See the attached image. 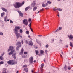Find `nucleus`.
<instances>
[{
	"mask_svg": "<svg viewBox=\"0 0 73 73\" xmlns=\"http://www.w3.org/2000/svg\"><path fill=\"white\" fill-rule=\"evenodd\" d=\"M15 28L14 33L15 35H16L17 38H19L20 36V33H18V30H20L21 27L19 26H16Z\"/></svg>",
	"mask_w": 73,
	"mask_h": 73,
	"instance_id": "nucleus-1",
	"label": "nucleus"
},
{
	"mask_svg": "<svg viewBox=\"0 0 73 73\" xmlns=\"http://www.w3.org/2000/svg\"><path fill=\"white\" fill-rule=\"evenodd\" d=\"M24 4V2H23L22 3L20 2H16L15 4L14 5V7L16 8H19Z\"/></svg>",
	"mask_w": 73,
	"mask_h": 73,
	"instance_id": "nucleus-2",
	"label": "nucleus"
},
{
	"mask_svg": "<svg viewBox=\"0 0 73 73\" xmlns=\"http://www.w3.org/2000/svg\"><path fill=\"white\" fill-rule=\"evenodd\" d=\"M10 50H11V52H10L8 54L9 55H11V54H13L14 52H15V50H13V47L10 46L9 47V49L8 50V52H9Z\"/></svg>",
	"mask_w": 73,
	"mask_h": 73,
	"instance_id": "nucleus-3",
	"label": "nucleus"
},
{
	"mask_svg": "<svg viewBox=\"0 0 73 73\" xmlns=\"http://www.w3.org/2000/svg\"><path fill=\"white\" fill-rule=\"evenodd\" d=\"M7 63L9 65H15L17 64V62L15 60H10L7 62Z\"/></svg>",
	"mask_w": 73,
	"mask_h": 73,
	"instance_id": "nucleus-4",
	"label": "nucleus"
},
{
	"mask_svg": "<svg viewBox=\"0 0 73 73\" xmlns=\"http://www.w3.org/2000/svg\"><path fill=\"white\" fill-rule=\"evenodd\" d=\"M16 45H18L16 49L17 50H19V47H21V42H19L18 43H17L16 44Z\"/></svg>",
	"mask_w": 73,
	"mask_h": 73,
	"instance_id": "nucleus-5",
	"label": "nucleus"
},
{
	"mask_svg": "<svg viewBox=\"0 0 73 73\" xmlns=\"http://www.w3.org/2000/svg\"><path fill=\"white\" fill-rule=\"evenodd\" d=\"M23 23L24 24H25L26 26H27L28 25V21L27 19H24L23 21Z\"/></svg>",
	"mask_w": 73,
	"mask_h": 73,
	"instance_id": "nucleus-6",
	"label": "nucleus"
},
{
	"mask_svg": "<svg viewBox=\"0 0 73 73\" xmlns=\"http://www.w3.org/2000/svg\"><path fill=\"white\" fill-rule=\"evenodd\" d=\"M53 9L54 11H56V10H58V11H62V9L58 8H57V9L53 8Z\"/></svg>",
	"mask_w": 73,
	"mask_h": 73,
	"instance_id": "nucleus-7",
	"label": "nucleus"
},
{
	"mask_svg": "<svg viewBox=\"0 0 73 73\" xmlns=\"http://www.w3.org/2000/svg\"><path fill=\"white\" fill-rule=\"evenodd\" d=\"M33 57H31L29 58V61L31 64H32L33 62Z\"/></svg>",
	"mask_w": 73,
	"mask_h": 73,
	"instance_id": "nucleus-8",
	"label": "nucleus"
},
{
	"mask_svg": "<svg viewBox=\"0 0 73 73\" xmlns=\"http://www.w3.org/2000/svg\"><path fill=\"white\" fill-rule=\"evenodd\" d=\"M36 1H33V3L31 4V7H35V5H36V3H35Z\"/></svg>",
	"mask_w": 73,
	"mask_h": 73,
	"instance_id": "nucleus-9",
	"label": "nucleus"
},
{
	"mask_svg": "<svg viewBox=\"0 0 73 73\" xmlns=\"http://www.w3.org/2000/svg\"><path fill=\"white\" fill-rule=\"evenodd\" d=\"M41 68H40V70L41 71V73H42V72H43V69L42 68H43V67H44V64H41Z\"/></svg>",
	"mask_w": 73,
	"mask_h": 73,
	"instance_id": "nucleus-10",
	"label": "nucleus"
},
{
	"mask_svg": "<svg viewBox=\"0 0 73 73\" xmlns=\"http://www.w3.org/2000/svg\"><path fill=\"white\" fill-rule=\"evenodd\" d=\"M18 12L19 13L20 16H21V17H23V14L21 13V12L19 11H18Z\"/></svg>",
	"mask_w": 73,
	"mask_h": 73,
	"instance_id": "nucleus-11",
	"label": "nucleus"
},
{
	"mask_svg": "<svg viewBox=\"0 0 73 73\" xmlns=\"http://www.w3.org/2000/svg\"><path fill=\"white\" fill-rule=\"evenodd\" d=\"M68 37H69L70 40H71L73 38V37L72 36V35H70V36L68 35Z\"/></svg>",
	"mask_w": 73,
	"mask_h": 73,
	"instance_id": "nucleus-12",
	"label": "nucleus"
},
{
	"mask_svg": "<svg viewBox=\"0 0 73 73\" xmlns=\"http://www.w3.org/2000/svg\"><path fill=\"white\" fill-rule=\"evenodd\" d=\"M23 52H24V49L22 48L21 50V51L19 53L20 55H21V54H23Z\"/></svg>",
	"mask_w": 73,
	"mask_h": 73,
	"instance_id": "nucleus-13",
	"label": "nucleus"
},
{
	"mask_svg": "<svg viewBox=\"0 0 73 73\" xmlns=\"http://www.w3.org/2000/svg\"><path fill=\"white\" fill-rule=\"evenodd\" d=\"M12 57L14 58V59H16V54H14L12 55Z\"/></svg>",
	"mask_w": 73,
	"mask_h": 73,
	"instance_id": "nucleus-14",
	"label": "nucleus"
},
{
	"mask_svg": "<svg viewBox=\"0 0 73 73\" xmlns=\"http://www.w3.org/2000/svg\"><path fill=\"white\" fill-rule=\"evenodd\" d=\"M29 44L30 45H33V43L32 41H30L29 43Z\"/></svg>",
	"mask_w": 73,
	"mask_h": 73,
	"instance_id": "nucleus-15",
	"label": "nucleus"
},
{
	"mask_svg": "<svg viewBox=\"0 0 73 73\" xmlns=\"http://www.w3.org/2000/svg\"><path fill=\"white\" fill-rule=\"evenodd\" d=\"M42 5L43 7H46V6H48V3H46V4H43Z\"/></svg>",
	"mask_w": 73,
	"mask_h": 73,
	"instance_id": "nucleus-16",
	"label": "nucleus"
},
{
	"mask_svg": "<svg viewBox=\"0 0 73 73\" xmlns=\"http://www.w3.org/2000/svg\"><path fill=\"white\" fill-rule=\"evenodd\" d=\"M37 9V7L36 6L34 7L33 8V11H35Z\"/></svg>",
	"mask_w": 73,
	"mask_h": 73,
	"instance_id": "nucleus-17",
	"label": "nucleus"
},
{
	"mask_svg": "<svg viewBox=\"0 0 73 73\" xmlns=\"http://www.w3.org/2000/svg\"><path fill=\"white\" fill-rule=\"evenodd\" d=\"M6 70H7V69H6V68H3V71L4 72H3V73H7V72H6V71H6Z\"/></svg>",
	"mask_w": 73,
	"mask_h": 73,
	"instance_id": "nucleus-18",
	"label": "nucleus"
},
{
	"mask_svg": "<svg viewBox=\"0 0 73 73\" xmlns=\"http://www.w3.org/2000/svg\"><path fill=\"white\" fill-rule=\"evenodd\" d=\"M30 8V7L29 6H28L25 9V11H27L28 10V9L29 8Z\"/></svg>",
	"mask_w": 73,
	"mask_h": 73,
	"instance_id": "nucleus-19",
	"label": "nucleus"
},
{
	"mask_svg": "<svg viewBox=\"0 0 73 73\" xmlns=\"http://www.w3.org/2000/svg\"><path fill=\"white\" fill-rule=\"evenodd\" d=\"M24 70L25 71V72L27 73L28 72V68H25L24 69Z\"/></svg>",
	"mask_w": 73,
	"mask_h": 73,
	"instance_id": "nucleus-20",
	"label": "nucleus"
},
{
	"mask_svg": "<svg viewBox=\"0 0 73 73\" xmlns=\"http://www.w3.org/2000/svg\"><path fill=\"white\" fill-rule=\"evenodd\" d=\"M2 9L3 11H4L5 12H7V10L5 8H2Z\"/></svg>",
	"mask_w": 73,
	"mask_h": 73,
	"instance_id": "nucleus-21",
	"label": "nucleus"
},
{
	"mask_svg": "<svg viewBox=\"0 0 73 73\" xmlns=\"http://www.w3.org/2000/svg\"><path fill=\"white\" fill-rule=\"evenodd\" d=\"M44 10V8H42V9L40 10L39 11L38 13H37V14H38V13H40L41 12V11H43Z\"/></svg>",
	"mask_w": 73,
	"mask_h": 73,
	"instance_id": "nucleus-22",
	"label": "nucleus"
},
{
	"mask_svg": "<svg viewBox=\"0 0 73 73\" xmlns=\"http://www.w3.org/2000/svg\"><path fill=\"white\" fill-rule=\"evenodd\" d=\"M40 53L42 54H43V53H44V51H43V50H41L40 52Z\"/></svg>",
	"mask_w": 73,
	"mask_h": 73,
	"instance_id": "nucleus-23",
	"label": "nucleus"
},
{
	"mask_svg": "<svg viewBox=\"0 0 73 73\" xmlns=\"http://www.w3.org/2000/svg\"><path fill=\"white\" fill-rule=\"evenodd\" d=\"M70 45L71 47H73V44H72V43L71 42H70Z\"/></svg>",
	"mask_w": 73,
	"mask_h": 73,
	"instance_id": "nucleus-24",
	"label": "nucleus"
},
{
	"mask_svg": "<svg viewBox=\"0 0 73 73\" xmlns=\"http://www.w3.org/2000/svg\"><path fill=\"white\" fill-rule=\"evenodd\" d=\"M4 60V58L2 56H0V60Z\"/></svg>",
	"mask_w": 73,
	"mask_h": 73,
	"instance_id": "nucleus-25",
	"label": "nucleus"
},
{
	"mask_svg": "<svg viewBox=\"0 0 73 73\" xmlns=\"http://www.w3.org/2000/svg\"><path fill=\"white\" fill-rule=\"evenodd\" d=\"M4 13H4V12H3L1 14V16L2 17H3V16L4 15Z\"/></svg>",
	"mask_w": 73,
	"mask_h": 73,
	"instance_id": "nucleus-26",
	"label": "nucleus"
},
{
	"mask_svg": "<svg viewBox=\"0 0 73 73\" xmlns=\"http://www.w3.org/2000/svg\"><path fill=\"white\" fill-rule=\"evenodd\" d=\"M25 43H26V44H28V40H25Z\"/></svg>",
	"mask_w": 73,
	"mask_h": 73,
	"instance_id": "nucleus-27",
	"label": "nucleus"
},
{
	"mask_svg": "<svg viewBox=\"0 0 73 73\" xmlns=\"http://www.w3.org/2000/svg\"><path fill=\"white\" fill-rule=\"evenodd\" d=\"M29 31H26V34H27V35H29Z\"/></svg>",
	"mask_w": 73,
	"mask_h": 73,
	"instance_id": "nucleus-28",
	"label": "nucleus"
},
{
	"mask_svg": "<svg viewBox=\"0 0 73 73\" xmlns=\"http://www.w3.org/2000/svg\"><path fill=\"white\" fill-rule=\"evenodd\" d=\"M28 21H29V23L32 22H31V19H29Z\"/></svg>",
	"mask_w": 73,
	"mask_h": 73,
	"instance_id": "nucleus-29",
	"label": "nucleus"
},
{
	"mask_svg": "<svg viewBox=\"0 0 73 73\" xmlns=\"http://www.w3.org/2000/svg\"><path fill=\"white\" fill-rule=\"evenodd\" d=\"M28 66L27 65H25L23 66V68H27Z\"/></svg>",
	"mask_w": 73,
	"mask_h": 73,
	"instance_id": "nucleus-30",
	"label": "nucleus"
},
{
	"mask_svg": "<svg viewBox=\"0 0 73 73\" xmlns=\"http://www.w3.org/2000/svg\"><path fill=\"white\" fill-rule=\"evenodd\" d=\"M4 64V62L1 61L0 62V65H1V64Z\"/></svg>",
	"mask_w": 73,
	"mask_h": 73,
	"instance_id": "nucleus-31",
	"label": "nucleus"
},
{
	"mask_svg": "<svg viewBox=\"0 0 73 73\" xmlns=\"http://www.w3.org/2000/svg\"><path fill=\"white\" fill-rule=\"evenodd\" d=\"M35 53H36V54L37 55V54H38V51L37 50H35Z\"/></svg>",
	"mask_w": 73,
	"mask_h": 73,
	"instance_id": "nucleus-32",
	"label": "nucleus"
},
{
	"mask_svg": "<svg viewBox=\"0 0 73 73\" xmlns=\"http://www.w3.org/2000/svg\"><path fill=\"white\" fill-rule=\"evenodd\" d=\"M47 3H48V4H51V3L50 2V1H47Z\"/></svg>",
	"mask_w": 73,
	"mask_h": 73,
	"instance_id": "nucleus-33",
	"label": "nucleus"
},
{
	"mask_svg": "<svg viewBox=\"0 0 73 73\" xmlns=\"http://www.w3.org/2000/svg\"><path fill=\"white\" fill-rule=\"evenodd\" d=\"M19 32L20 33H23V30H22V29H21L19 31Z\"/></svg>",
	"mask_w": 73,
	"mask_h": 73,
	"instance_id": "nucleus-34",
	"label": "nucleus"
},
{
	"mask_svg": "<svg viewBox=\"0 0 73 73\" xmlns=\"http://www.w3.org/2000/svg\"><path fill=\"white\" fill-rule=\"evenodd\" d=\"M68 69H69V70H70L71 69V68L70 66H68Z\"/></svg>",
	"mask_w": 73,
	"mask_h": 73,
	"instance_id": "nucleus-35",
	"label": "nucleus"
},
{
	"mask_svg": "<svg viewBox=\"0 0 73 73\" xmlns=\"http://www.w3.org/2000/svg\"><path fill=\"white\" fill-rule=\"evenodd\" d=\"M66 68H67L66 65H65L64 67V68L65 69V70H66Z\"/></svg>",
	"mask_w": 73,
	"mask_h": 73,
	"instance_id": "nucleus-36",
	"label": "nucleus"
},
{
	"mask_svg": "<svg viewBox=\"0 0 73 73\" xmlns=\"http://www.w3.org/2000/svg\"><path fill=\"white\" fill-rule=\"evenodd\" d=\"M31 23H30L29 24V28H31Z\"/></svg>",
	"mask_w": 73,
	"mask_h": 73,
	"instance_id": "nucleus-37",
	"label": "nucleus"
},
{
	"mask_svg": "<svg viewBox=\"0 0 73 73\" xmlns=\"http://www.w3.org/2000/svg\"><path fill=\"white\" fill-rule=\"evenodd\" d=\"M28 54V52H24V54Z\"/></svg>",
	"mask_w": 73,
	"mask_h": 73,
	"instance_id": "nucleus-38",
	"label": "nucleus"
},
{
	"mask_svg": "<svg viewBox=\"0 0 73 73\" xmlns=\"http://www.w3.org/2000/svg\"><path fill=\"white\" fill-rule=\"evenodd\" d=\"M10 21L11 24V23H13V22L12 21V20H10Z\"/></svg>",
	"mask_w": 73,
	"mask_h": 73,
	"instance_id": "nucleus-39",
	"label": "nucleus"
},
{
	"mask_svg": "<svg viewBox=\"0 0 73 73\" xmlns=\"http://www.w3.org/2000/svg\"><path fill=\"white\" fill-rule=\"evenodd\" d=\"M31 31H32V32H33V30H32V29L31 28V27L30 28Z\"/></svg>",
	"mask_w": 73,
	"mask_h": 73,
	"instance_id": "nucleus-40",
	"label": "nucleus"
},
{
	"mask_svg": "<svg viewBox=\"0 0 73 73\" xmlns=\"http://www.w3.org/2000/svg\"><path fill=\"white\" fill-rule=\"evenodd\" d=\"M46 48H48L49 46L48 45H46Z\"/></svg>",
	"mask_w": 73,
	"mask_h": 73,
	"instance_id": "nucleus-41",
	"label": "nucleus"
},
{
	"mask_svg": "<svg viewBox=\"0 0 73 73\" xmlns=\"http://www.w3.org/2000/svg\"><path fill=\"white\" fill-rule=\"evenodd\" d=\"M3 33H1V32L0 33V35H3Z\"/></svg>",
	"mask_w": 73,
	"mask_h": 73,
	"instance_id": "nucleus-42",
	"label": "nucleus"
},
{
	"mask_svg": "<svg viewBox=\"0 0 73 73\" xmlns=\"http://www.w3.org/2000/svg\"><path fill=\"white\" fill-rule=\"evenodd\" d=\"M45 52L46 53H48V51L47 50H45Z\"/></svg>",
	"mask_w": 73,
	"mask_h": 73,
	"instance_id": "nucleus-43",
	"label": "nucleus"
},
{
	"mask_svg": "<svg viewBox=\"0 0 73 73\" xmlns=\"http://www.w3.org/2000/svg\"><path fill=\"white\" fill-rule=\"evenodd\" d=\"M36 42H37V43H38V44H39L38 40H37V39L36 40Z\"/></svg>",
	"mask_w": 73,
	"mask_h": 73,
	"instance_id": "nucleus-44",
	"label": "nucleus"
},
{
	"mask_svg": "<svg viewBox=\"0 0 73 73\" xmlns=\"http://www.w3.org/2000/svg\"><path fill=\"white\" fill-rule=\"evenodd\" d=\"M21 42H22V44H23L24 43V42L23 40H22Z\"/></svg>",
	"mask_w": 73,
	"mask_h": 73,
	"instance_id": "nucleus-45",
	"label": "nucleus"
},
{
	"mask_svg": "<svg viewBox=\"0 0 73 73\" xmlns=\"http://www.w3.org/2000/svg\"><path fill=\"white\" fill-rule=\"evenodd\" d=\"M4 21H7V19L6 18H4Z\"/></svg>",
	"mask_w": 73,
	"mask_h": 73,
	"instance_id": "nucleus-46",
	"label": "nucleus"
},
{
	"mask_svg": "<svg viewBox=\"0 0 73 73\" xmlns=\"http://www.w3.org/2000/svg\"><path fill=\"white\" fill-rule=\"evenodd\" d=\"M19 35V37H20L21 38H22V36L21 35Z\"/></svg>",
	"mask_w": 73,
	"mask_h": 73,
	"instance_id": "nucleus-47",
	"label": "nucleus"
},
{
	"mask_svg": "<svg viewBox=\"0 0 73 73\" xmlns=\"http://www.w3.org/2000/svg\"><path fill=\"white\" fill-rule=\"evenodd\" d=\"M58 31H59V29H58L57 30H56V31L55 32H58Z\"/></svg>",
	"mask_w": 73,
	"mask_h": 73,
	"instance_id": "nucleus-48",
	"label": "nucleus"
},
{
	"mask_svg": "<svg viewBox=\"0 0 73 73\" xmlns=\"http://www.w3.org/2000/svg\"><path fill=\"white\" fill-rule=\"evenodd\" d=\"M38 37H41V36H42V35H38Z\"/></svg>",
	"mask_w": 73,
	"mask_h": 73,
	"instance_id": "nucleus-49",
	"label": "nucleus"
},
{
	"mask_svg": "<svg viewBox=\"0 0 73 73\" xmlns=\"http://www.w3.org/2000/svg\"><path fill=\"white\" fill-rule=\"evenodd\" d=\"M59 30H61V28L60 27H59Z\"/></svg>",
	"mask_w": 73,
	"mask_h": 73,
	"instance_id": "nucleus-50",
	"label": "nucleus"
},
{
	"mask_svg": "<svg viewBox=\"0 0 73 73\" xmlns=\"http://www.w3.org/2000/svg\"><path fill=\"white\" fill-rule=\"evenodd\" d=\"M28 38H30V37H31V36H30V35H29L28 36Z\"/></svg>",
	"mask_w": 73,
	"mask_h": 73,
	"instance_id": "nucleus-51",
	"label": "nucleus"
},
{
	"mask_svg": "<svg viewBox=\"0 0 73 73\" xmlns=\"http://www.w3.org/2000/svg\"><path fill=\"white\" fill-rule=\"evenodd\" d=\"M49 9V8H45L46 9Z\"/></svg>",
	"mask_w": 73,
	"mask_h": 73,
	"instance_id": "nucleus-52",
	"label": "nucleus"
},
{
	"mask_svg": "<svg viewBox=\"0 0 73 73\" xmlns=\"http://www.w3.org/2000/svg\"><path fill=\"white\" fill-rule=\"evenodd\" d=\"M60 42H62V41L61 40H60Z\"/></svg>",
	"mask_w": 73,
	"mask_h": 73,
	"instance_id": "nucleus-53",
	"label": "nucleus"
},
{
	"mask_svg": "<svg viewBox=\"0 0 73 73\" xmlns=\"http://www.w3.org/2000/svg\"><path fill=\"white\" fill-rule=\"evenodd\" d=\"M33 62L35 63V62H36V60H34L33 61Z\"/></svg>",
	"mask_w": 73,
	"mask_h": 73,
	"instance_id": "nucleus-54",
	"label": "nucleus"
},
{
	"mask_svg": "<svg viewBox=\"0 0 73 73\" xmlns=\"http://www.w3.org/2000/svg\"><path fill=\"white\" fill-rule=\"evenodd\" d=\"M4 53H3V54H2L1 56H3V55H4Z\"/></svg>",
	"mask_w": 73,
	"mask_h": 73,
	"instance_id": "nucleus-55",
	"label": "nucleus"
},
{
	"mask_svg": "<svg viewBox=\"0 0 73 73\" xmlns=\"http://www.w3.org/2000/svg\"><path fill=\"white\" fill-rule=\"evenodd\" d=\"M16 73H19V71H17L16 72Z\"/></svg>",
	"mask_w": 73,
	"mask_h": 73,
	"instance_id": "nucleus-56",
	"label": "nucleus"
},
{
	"mask_svg": "<svg viewBox=\"0 0 73 73\" xmlns=\"http://www.w3.org/2000/svg\"><path fill=\"white\" fill-rule=\"evenodd\" d=\"M60 56L62 57V55H60Z\"/></svg>",
	"mask_w": 73,
	"mask_h": 73,
	"instance_id": "nucleus-57",
	"label": "nucleus"
},
{
	"mask_svg": "<svg viewBox=\"0 0 73 73\" xmlns=\"http://www.w3.org/2000/svg\"><path fill=\"white\" fill-rule=\"evenodd\" d=\"M44 61L45 62V59H44Z\"/></svg>",
	"mask_w": 73,
	"mask_h": 73,
	"instance_id": "nucleus-58",
	"label": "nucleus"
},
{
	"mask_svg": "<svg viewBox=\"0 0 73 73\" xmlns=\"http://www.w3.org/2000/svg\"><path fill=\"white\" fill-rule=\"evenodd\" d=\"M61 53H62V54H63V52L62 51L61 52Z\"/></svg>",
	"mask_w": 73,
	"mask_h": 73,
	"instance_id": "nucleus-59",
	"label": "nucleus"
},
{
	"mask_svg": "<svg viewBox=\"0 0 73 73\" xmlns=\"http://www.w3.org/2000/svg\"><path fill=\"white\" fill-rule=\"evenodd\" d=\"M57 16H58V17H59V14H58L57 15Z\"/></svg>",
	"mask_w": 73,
	"mask_h": 73,
	"instance_id": "nucleus-60",
	"label": "nucleus"
},
{
	"mask_svg": "<svg viewBox=\"0 0 73 73\" xmlns=\"http://www.w3.org/2000/svg\"><path fill=\"white\" fill-rule=\"evenodd\" d=\"M66 47L68 48V46H66Z\"/></svg>",
	"mask_w": 73,
	"mask_h": 73,
	"instance_id": "nucleus-61",
	"label": "nucleus"
},
{
	"mask_svg": "<svg viewBox=\"0 0 73 73\" xmlns=\"http://www.w3.org/2000/svg\"><path fill=\"white\" fill-rule=\"evenodd\" d=\"M35 49H37V47H36L35 48Z\"/></svg>",
	"mask_w": 73,
	"mask_h": 73,
	"instance_id": "nucleus-62",
	"label": "nucleus"
},
{
	"mask_svg": "<svg viewBox=\"0 0 73 73\" xmlns=\"http://www.w3.org/2000/svg\"><path fill=\"white\" fill-rule=\"evenodd\" d=\"M30 39H31V40H32V38H30Z\"/></svg>",
	"mask_w": 73,
	"mask_h": 73,
	"instance_id": "nucleus-63",
	"label": "nucleus"
},
{
	"mask_svg": "<svg viewBox=\"0 0 73 73\" xmlns=\"http://www.w3.org/2000/svg\"><path fill=\"white\" fill-rule=\"evenodd\" d=\"M9 19H7V21H9Z\"/></svg>",
	"mask_w": 73,
	"mask_h": 73,
	"instance_id": "nucleus-64",
	"label": "nucleus"
}]
</instances>
